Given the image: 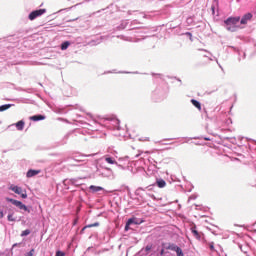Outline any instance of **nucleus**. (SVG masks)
I'll return each instance as SVG.
<instances>
[{"label":"nucleus","mask_w":256,"mask_h":256,"mask_svg":"<svg viewBox=\"0 0 256 256\" xmlns=\"http://www.w3.org/2000/svg\"><path fill=\"white\" fill-rule=\"evenodd\" d=\"M241 21V17H229L224 21L227 31H237V23Z\"/></svg>","instance_id":"f257e3e1"},{"label":"nucleus","mask_w":256,"mask_h":256,"mask_svg":"<svg viewBox=\"0 0 256 256\" xmlns=\"http://www.w3.org/2000/svg\"><path fill=\"white\" fill-rule=\"evenodd\" d=\"M6 201H8V203H12V205H15V207H18V209H21L22 211L31 213V210H29V208L19 200H15L13 198H6Z\"/></svg>","instance_id":"f03ea898"},{"label":"nucleus","mask_w":256,"mask_h":256,"mask_svg":"<svg viewBox=\"0 0 256 256\" xmlns=\"http://www.w3.org/2000/svg\"><path fill=\"white\" fill-rule=\"evenodd\" d=\"M45 13H47V9H45V8L39 9V10H34L29 14L28 19L30 21H35V19H37V17H41V15H45Z\"/></svg>","instance_id":"7ed1b4c3"},{"label":"nucleus","mask_w":256,"mask_h":256,"mask_svg":"<svg viewBox=\"0 0 256 256\" xmlns=\"http://www.w3.org/2000/svg\"><path fill=\"white\" fill-rule=\"evenodd\" d=\"M10 191L16 193V195H21L22 199H27V193H23V188L15 185L10 186Z\"/></svg>","instance_id":"20e7f679"},{"label":"nucleus","mask_w":256,"mask_h":256,"mask_svg":"<svg viewBox=\"0 0 256 256\" xmlns=\"http://www.w3.org/2000/svg\"><path fill=\"white\" fill-rule=\"evenodd\" d=\"M251 19H253V14L247 13L240 20V24L241 25H247V23H249V21H251Z\"/></svg>","instance_id":"39448f33"},{"label":"nucleus","mask_w":256,"mask_h":256,"mask_svg":"<svg viewBox=\"0 0 256 256\" xmlns=\"http://www.w3.org/2000/svg\"><path fill=\"white\" fill-rule=\"evenodd\" d=\"M41 173V170H33L30 169L28 170V172L26 173V177L31 178V177H35V175H39Z\"/></svg>","instance_id":"423d86ee"},{"label":"nucleus","mask_w":256,"mask_h":256,"mask_svg":"<svg viewBox=\"0 0 256 256\" xmlns=\"http://www.w3.org/2000/svg\"><path fill=\"white\" fill-rule=\"evenodd\" d=\"M156 185L159 187V189H163L164 187H167V182H165L163 179H157Z\"/></svg>","instance_id":"0eeeda50"},{"label":"nucleus","mask_w":256,"mask_h":256,"mask_svg":"<svg viewBox=\"0 0 256 256\" xmlns=\"http://www.w3.org/2000/svg\"><path fill=\"white\" fill-rule=\"evenodd\" d=\"M45 116L43 115H34L30 117V121H44Z\"/></svg>","instance_id":"6e6552de"},{"label":"nucleus","mask_w":256,"mask_h":256,"mask_svg":"<svg viewBox=\"0 0 256 256\" xmlns=\"http://www.w3.org/2000/svg\"><path fill=\"white\" fill-rule=\"evenodd\" d=\"M89 189L90 191H92V193H98V191H103V187L95 185H91Z\"/></svg>","instance_id":"1a4fd4ad"},{"label":"nucleus","mask_w":256,"mask_h":256,"mask_svg":"<svg viewBox=\"0 0 256 256\" xmlns=\"http://www.w3.org/2000/svg\"><path fill=\"white\" fill-rule=\"evenodd\" d=\"M16 128L18 131H23L25 128V122L23 120H20L16 123Z\"/></svg>","instance_id":"9d476101"},{"label":"nucleus","mask_w":256,"mask_h":256,"mask_svg":"<svg viewBox=\"0 0 256 256\" xmlns=\"http://www.w3.org/2000/svg\"><path fill=\"white\" fill-rule=\"evenodd\" d=\"M192 105H194V107H196V109H198L199 111H201V103H199V101L192 99L191 100Z\"/></svg>","instance_id":"9b49d317"},{"label":"nucleus","mask_w":256,"mask_h":256,"mask_svg":"<svg viewBox=\"0 0 256 256\" xmlns=\"http://www.w3.org/2000/svg\"><path fill=\"white\" fill-rule=\"evenodd\" d=\"M106 163H109L110 165H117V161L113 159L112 157H106L105 158Z\"/></svg>","instance_id":"f8f14e48"},{"label":"nucleus","mask_w":256,"mask_h":256,"mask_svg":"<svg viewBox=\"0 0 256 256\" xmlns=\"http://www.w3.org/2000/svg\"><path fill=\"white\" fill-rule=\"evenodd\" d=\"M91 227H99V222L84 226L82 231H85V229H90Z\"/></svg>","instance_id":"ddd939ff"},{"label":"nucleus","mask_w":256,"mask_h":256,"mask_svg":"<svg viewBox=\"0 0 256 256\" xmlns=\"http://www.w3.org/2000/svg\"><path fill=\"white\" fill-rule=\"evenodd\" d=\"M179 246L175 245V244H169L166 249H168L169 251H177V248Z\"/></svg>","instance_id":"4468645a"},{"label":"nucleus","mask_w":256,"mask_h":256,"mask_svg":"<svg viewBox=\"0 0 256 256\" xmlns=\"http://www.w3.org/2000/svg\"><path fill=\"white\" fill-rule=\"evenodd\" d=\"M11 107V104L2 105L0 106V112L7 111V109H11Z\"/></svg>","instance_id":"2eb2a0df"},{"label":"nucleus","mask_w":256,"mask_h":256,"mask_svg":"<svg viewBox=\"0 0 256 256\" xmlns=\"http://www.w3.org/2000/svg\"><path fill=\"white\" fill-rule=\"evenodd\" d=\"M70 43L68 41L61 44L62 51H65V49L69 48Z\"/></svg>","instance_id":"dca6fc26"},{"label":"nucleus","mask_w":256,"mask_h":256,"mask_svg":"<svg viewBox=\"0 0 256 256\" xmlns=\"http://www.w3.org/2000/svg\"><path fill=\"white\" fill-rule=\"evenodd\" d=\"M27 235H31V230L26 229V230L22 231L21 237H27Z\"/></svg>","instance_id":"f3484780"},{"label":"nucleus","mask_w":256,"mask_h":256,"mask_svg":"<svg viewBox=\"0 0 256 256\" xmlns=\"http://www.w3.org/2000/svg\"><path fill=\"white\" fill-rule=\"evenodd\" d=\"M177 256H184L183 254V250L178 246V248H176L175 250Z\"/></svg>","instance_id":"a211bd4d"},{"label":"nucleus","mask_w":256,"mask_h":256,"mask_svg":"<svg viewBox=\"0 0 256 256\" xmlns=\"http://www.w3.org/2000/svg\"><path fill=\"white\" fill-rule=\"evenodd\" d=\"M192 233H193L194 237L199 238V232L195 228H192Z\"/></svg>","instance_id":"6ab92c4d"},{"label":"nucleus","mask_w":256,"mask_h":256,"mask_svg":"<svg viewBox=\"0 0 256 256\" xmlns=\"http://www.w3.org/2000/svg\"><path fill=\"white\" fill-rule=\"evenodd\" d=\"M133 223H135V219L130 218V219L127 221V227H129V225H133Z\"/></svg>","instance_id":"aec40b11"},{"label":"nucleus","mask_w":256,"mask_h":256,"mask_svg":"<svg viewBox=\"0 0 256 256\" xmlns=\"http://www.w3.org/2000/svg\"><path fill=\"white\" fill-rule=\"evenodd\" d=\"M209 248H210L211 251H215V243L211 242L209 244Z\"/></svg>","instance_id":"412c9836"},{"label":"nucleus","mask_w":256,"mask_h":256,"mask_svg":"<svg viewBox=\"0 0 256 256\" xmlns=\"http://www.w3.org/2000/svg\"><path fill=\"white\" fill-rule=\"evenodd\" d=\"M8 221H15V218L13 217V214L8 215Z\"/></svg>","instance_id":"4be33fe9"},{"label":"nucleus","mask_w":256,"mask_h":256,"mask_svg":"<svg viewBox=\"0 0 256 256\" xmlns=\"http://www.w3.org/2000/svg\"><path fill=\"white\" fill-rule=\"evenodd\" d=\"M151 249H153V245H147L145 247V251H151Z\"/></svg>","instance_id":"5701e85b"},{"label":"nucleus","mask_w":256,"mask_h":256,"mask_svg":"<svg viewBox=\"0 0 256 256\" xmlns=\"http://www.w3.org/2000/svg\"><path fill=\"white\" fill-rule=\"evenodd\" d=\"M56 256H65L64 252L62 251H57Z\"/></svg>","instance_id":"b1692460"},{"label":"nucleus","mask_w":256,"mask_h":256,"mask_svg":"<svg viewBox=\"0 0 256 256\" xmlns=\"http://www.w3.org/2000/svg\"><path fill=\"white\" fill-rule=\"evenodd\" d=\"M160 255H165V249H162V250L160 251Z\"/></svg>","instance_id":"393cba45"},{"label":"nucleus","mask_w":256,"mask_h":256,"mask_svg":"<svg viewBox=\"0 0 256 256\" xmlns=\"http://www.w3.org/2000/svg\"><path fill=\"white\" fill-rule=\"evenodd\" d=\"M204 141H211V138L205 137V138H204Z\"/></svg>","instance_id":"a878e982"},{"label":"nucleus","mask_w":256,"mask_h":256,"mask_svg":"<svg viewBox=\"0 0 256 256\" xmlns=\"http://www.w3.org/2000/svg\"><path fill=\"white\" fill-rule=\"evenodd\" d=\"M125 231H129V226H127V223H126V226H125Z\"/></svg>","instance_id":"bb28decb"},{"label":"nucleus","mask_w":256,"mask_h":256,"mask_svg":"<svg viewBox=\"0 0 256 256\" xmlns=\"http://www.w3.org/2000/svg\"><path fill=\"white\" fill-rule=\"evenodd\" d=\"M212 11H213V13H215V7H212Z\"/></svg>","instance_id":"cd10ccee"},{"label":"nucleus","mask_w":256,"mask_h":256,"mask_svg":"<svg viewBox=\"0 0 256 256\" xmlns=\"http://www.w3.org/2000/svg\"><path fill=\"white\" fill-rule=\"evenodd\" d=\"M0 217H3V212H0Z\"/></svg>","instance_id":"c85d7f7f"},{"label":"nucleus","mask_w":256,"mask_h":256,"mask_svg":"<svg viewBox=\"0 0 256 256\" xmlns=\"http://www.w3.org/2000/svg\"><path fill=\"white\" fill-rule=\"evenodd\" d=\"M187 35H190V36H191V33L188 32Z\"/></svg>","instance_id":"c756f323"},{"label":"nucleus","mask_w":256,"mask_h":256,"mask_svg":"<svg viewBox=\"0 0 256 256\" xmlns=\"http://www.w3.org/2000/svg\"><path fill=\"white\" fill-rule=\"evenodd\" d=\"M16 246H17V244H14V245H13V247H16Z\"/></svg>","instance_id":"7c9ffc66"}]
</instances>
